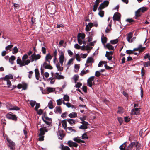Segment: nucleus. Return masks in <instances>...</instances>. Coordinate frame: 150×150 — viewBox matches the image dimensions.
Wrapping results in <instances>:
<instances>
[{
    "instance_id": "f257e3e1",
    "label": "nucleus",
    "mask_w": 150,
    "mask_h": 150,
    "mask_svg": "<svg viewBox=\"0 0 150 150\" xmlns=\"http://www.w3.org/2000/svg\"><path fill=\"white\" fill-rule=\"evenodd\" d=\"M126 142H125L119 147L120 150H132L134 147H136L138 150L140 149L141 146L140 144L137 142H131L127 147Z\"/></svg>"
},
{
    "instance_id": "f03ea898",
    "label": "nucleus",
    "mask_w": 150,
    "mask_h": 150,
    "mask_svg": "<svg viewBox=\"0 0 150 150\" xmlns=\"http://www.w3.org/2000/svg\"><path fill=\"white\" fill-rule=\"evenodd\" d=\"M39 130L40 132L38 134V140L39 141H42L44 139V135L45 133L47 132V128L46 127H43L41 128Z\"/></svg>"
},
{
    "instance_id": "7ed1b4c3",
    "label": "nucleus",
    "mask_w": 150,
    "mask_h": 150,
    "mask_svg": "<svg viewBox=\"0 0 150 150\" xmlns=\"http://www.w3.org/2000/svg\"><path fill=\"white\" fill-rule=\"evenodd\" d=\"M30 62V60L28 59L24 61H22L19 57H18L17 60V63L19 64L20 67H22L25 65H28Z\"/></svg>"
},
{
    "instance_id": "20e7f679",
    "label": "nucleus",
    "mask_w": 150,
    "mask_h": 150,
    "mask_svg": "<svg viewBox=\"0 0 150 150\" xmlns=\"http://www.w3.org/2000/svg\"><path fill=\"white\" fill-rule=\"evenodd\" d=\"M6 106L7 109L10 110H16L18 111L20 110V108L15 106L12 105L11 103H7L6 104Z\"/></svg>"
},
{
    "instance_id": "39448f33",
    "label": "nucleus",
    "mask_w": 150,
    "mask_h": 150,
    "mask_svg": "<svg viewBox=\"0 0 150 150\" xmlns=\"http://www.w3.org/2000/svg\"><path fill=\"white\" fill-rule=\"evenodd\" d=\"M6 139L8 143L7 145L10 148V149L11 150H14L15 149V143L8 138H7Z\"/></svg>"
},
{
    "instance_id": "423d86ee",
    "label": "nucleus",
    "mask_w": 150,
    "mask_h": 150,
    "mask_svg": "<svg viewBox=\"0 0 150 150\" xmlns=\"http://www.w3.org/2000/svg\"><path fill=\"white\" fill-rule=\"evenodd\" d=\"M109 2L107 0H105L101 3L98 7L99 9L102 10L109 5Z\"/></svg>"
},
{
    "instance_id": "0eeeda50",
    "label": "nucleus",
    "mask_w": 150,
    "mask_h": 150,
    "mask_svg": "<svg viewBox=\"0 0 150 150\" xmlns=\"http://www.w3.org/2000/svg\"><path fill=\"white\" fill-rule=\"evenodd\" d=\"M6 116V117L9 119L12 120L14 121H16L17 120V117L15 115L8 113L7 114Z\"/></svg>"
},
{
    "instance_id": "6e6552de",
    "label": "nucleus",
    "mask_w": 150,
    "mask_h": 150,
    "mask_svg": "<svg viewBox=\"0 0 150 150\" xmlns=\"http://www.w3.org/2000/svg\"><path fill=\"white\" fill-rule=\"evenodd\" d=\"M113 54V52L112 51H107L105 56L109 60H111L112 58V55Z\"/></svg>"
},
{
    "instance_id": "1a4fd4ad",
    "label": "nucleus",
    "mask_w": 150,
    "mask_h": 150,
    "mask_svg": "<svg viewBox=\"0 0 150 150\" xmlns=\"http://www.w3.org/2000/svg\"><path fill=\"white\" fill-rule=\"evenodd\" d=\"M94 76H92L89 78L87 81V86L91 87L92 86V82L95 79Z\"/></svg>"
},
{
    "instance_id": "9d476101",
    "label": "nucleus",
    "mask_w": 150,
    "mask_h": 150,
    "mask_svg": "<svg viewBox=\"0 0 150 150\" xmlns=\"http://www.w3.org/2000/svg\"><path fill=\"white\" fill-rule=\"evenodd\" d=\"M120 18V14L118 12L115 13L113 16L114 21H119Z\"/></svg>"
},
{
    "instance_id": "9b49d317",
    "label": "nucleus",
    "mask_w": 150,
    "mask_h": 150,
    "mask_svg": "<svg viewBox=\"0 0 150 150\" xmlns=\"http://www.w3.org/2000/svg\"><path fill=\"white\" fill-rule=\"evenodd\" d=\"M13 79V77L12 74H9L8 75L5 76V77L3 78V80L4 81H10V79Z\"/></svg>"
},
{
    "instance_id": "f8f14e48",
    "label": "nucleus",
    "mask_w": 150,
    "mask_h": 150,
    "mask_svg": "<svg viewBox=\"0 0 150 150\" xmlns=\"http://www.w3.org/2000/svg\"><path fill=\"white\" fill-rule=\"evenodd\" d=\"M7 81V84L8 85L7 87L9 88H11V90H13L14 89L16 88V86L13 85L12 86H11L12 84L10 81Z\"/></svg>"
},
{
    "instance_id": "ddd939ff",
    "label": "nucleus",
    "mask_w": 150,
    "mask_h": 150,
    "mask_svg": "<svg viewBox=\"0 0 150 150\" xmlns=\"http://www.w3.org/2000/svg\"><path fill=\"white\" fill-rule=\"evenodd\" d=\"M64 53L62 51H61L60 52V54L59 57V62H64Z\"/></svg>"
},
{
    "instance_id": "4468645a",
    "label": "nucleus",
    "mask_w": 150,
    "mask_h": 150,
    "mask_svg": "<svg viewBox=\"0 0 150 150\" xmlns=\"http://www.w3.org/2000/svg\"><path fill=\"white\" fill-rule=\"evenodd\" d=\"M35 74L36 78L37 80H38L39 79L40 73L38 69L36 68L35 69Z\"/></svg>"
},
{
    "instance_id": "2eb2a0df",
    "label": "nucleus",
    "mask_w": 150,
    "mask_h": 150,
    "mask_svg": "<svg viewBox=\"0 0 150 150\" xmlns=\"http://www.w3.org/2000/svg\"><path fill=\"white\" fill-rule=\"evenodd\" d=\"M133 35V33L131 32L129 33L127 35V40L129 42H131V39Z\"/></svg>"
},
{
    "instance_id": "dca6fc26",
    "label": "nucleus",
    "mask_w": 150,
    "mask_h": 150,
    "mask_svg": "<svg viewBox=\"0 0 150 150\" xmlns=\"http://www.w3.org/2000/svg\"><path fill=\"white\" fill-rule=\"evenodd\" d=\"M54 110L56 113L58 112L60 114L62 113V110L60 107H56Z\"/></svg>"
},
{
    "instance_id": "f3484780",
    "label": "nucleus",
    "mask_w": 150,
    "mask_h": 150,
    "mask_svg": "<svg viewBox=\"0 0 150 150\" xmlns=\"http://www.w3.org/2000/svg\"><path fill=\"white\" fill-rule=\"evenodd\" d=\"M67 122L70 124L71 125H74L76 122V121L72 119H69L67 120Z\"/></svg>"
},
{
    "instance_id": "a211bd4d",
    "label": "nucleus",
    "mask_w": 150,
    "mask_h": 150,
    "mask_svg": "<svg viewBox=\"0 0 150 150\" xmlns=\"http://www.w3.org/2000/svg\"><path fill=\"white\" fill-rule=\"evenodd\" d=\"M58 135L59 139L61 140L65 136V134L63 133L62 131H59L58 133Z\"/></svg>"
},
{
    "instance_id": "6ab92c4d",
    "label": "nucleus",
    "mask_w": 150,
    "mask_h": 150,
    "mask_svg": "<svg viewBox=\"0 0 150 150\" xmlns=\"http://www.w3.org/2000/svg\"><path fill=\"white\" fill-rule=\"evenodd\" d=\"M55 76L56 79H58L59 80L64 79V77L63 76L61 75H59L58 73H55Z\"/></svg>"
},
{
    "instance_id": "aec40b11",
    "label": "nucleus",
    "mask_w": 150,
    "mask_h": 150,
    "mask_svg": "<svg viewBox=\"0 0 150 150\" xmlns=\"http://www.w3.org/2000/svg\"><path fill=\"white\" fill-rule=\"evenodd\" d=\"M60 148L62 150H70V148L67 146H64L63 144L61 145Z\"/></svg>"
},
{
    "instance_id": "412c9836",
    "label": "nucleus",
    "mask_w": 150,
    "mask_h": 150,
    "mask_svg": "<svg viewBox=\"0 0 150 150\" xmlns=\"http://www.w3.org/2000/svg\"><path fill=\"white\" fill-rule=\"evenodd\" d=\"M106 47L110 50H114V47L112 45H110V43H107L106 45Z\"/></svg>"
},
{
    "instance_id": "4be33fe9",
    "label": "nucleus",
    "mask_w": 150,
    "mask_h": 150,
    "mask_svg": "<svg viewBox=\"0 0 150 150\" xmlns=\"http://www.w3.org/2000/svg\"><path fill=\"white\" fill-rule=\"evenodd\" d=\"M89 71L88 70H87L86 71L82 70L80 74V75L81 76H83L84 75L89 73Z\"/></svg>"
},
{
    "instance_id": "5701e85b",
    "label": "nucleus",
    "mask_w": 150,
    "mask_h": 150,
    "mask_svg": "<svg viewBox=\"0 0 150 150\" xmlns=\"http://www.w3.org/2000/svg\"><path fill=\"white\" fill-rule=\"evenodd\" d=\"M67 120H64L62 122V124L63 126L64 129H66L67 128Z\"/></svg>"
},
{
    "instance_id": "b1692460",
    "label": "nucleus",
    "mask_w": 150,
    "mask_h": 150,
    "mask_svg": "<svg viewBox=\"0 0 150 150\" xmlns=\"http://www.w3.org/2000/svg\"><path fill=\"white\" fill-rule=\"evenodd\" d=\"M101 39L102 42L103 44H104L106 43L107 38L106 37H104L103 35Z\"/></svg>"
},
{
    "instance_id": "393cba45",
    "label": "nucleus",
    "mask_w": 150,
    "mask_h": 150,
    "mask_svg": "<svg viewBox=\"0 0 150 150\" xmlns=\"http://www.w3.org/2000/svg\"><path fill=\"white\" fill-rule=\"evenodd\" d=\"M69 116L71 118H74L77 117V114L76 112H72L69 114Z\"/></svg>"
},
{
    "instance_id": "a878e982",
    "label": "nucleus",
    "mask_w": 150,
    "mask_h": 150,
    "mask_svg": "<svg viewBox=\"0 0 150 150\" xmlns=\"http://www.w3.org/2000/svg\"><path fill=\"white\" fill-rule=\"evenodd\" d=\"M94 62V60L92 57H88L86 61L87 63H92Z\"/></svg>"
},
{
    "instance_id": "bb28decb",
    "label": "nucleus",
    "mask_w": 150,
    "mask_h": 150,
    "mask_svg": "<svg viewBox=\"0 0 150 150\" xmlns=\"http://www.w3.org/2000/svg\"><path fill=\"white\" fill-rule=\"evenodd\" d=\"M148 8L146 7H143L140 8L139 9L140 12H142V13H144L145 11H146L148 9Z\"/></svg>"
},
{
    "instance_id": "cd10ccee",
    "label": "nucleus",
    "mask_w": 150,
    "mask_h": 150,
    "mask_svg": "<svg viewBox=\"0 0 150 150\" xmlns=\"http://www.w3.org/2000/svg\"><path fill=\"white\" fill-rule=\"evenodd\" d=\"M85 37V35L84 33H79L78 34L77 37L79 38H81L82 39H83Z\"/></svg>"
},
{
    "instance_id": "c85d7f7f",
    "label": "nucleus",
    "mask_w": 150,
    "mask_h": 150,
    "mask_svg": "<svg viewBox=\"0 0 150 150\" xmlns=\"http://www.w3.org/2000/svg\"><path fill=\"white\" fill-rule=\"evenodd\" d=\"M65 129L66 131V132L67 133H70V132H68L67 131V129H68L71 132H76V131L75 130L72 129V127H67V128Z\"/></svg>"
},
{
    "instance_id": "c756f323",
    "label": "nucleus",
    "mask_w": 150,
    "mask_h": 150,
    "mask_svg": "<svg viewBox=\"0 0 150 150\" xmlns=\"http://www.w3.org/2000/svg\"><path fill=\"white\" fill-rule=\"evenodd\" d=\"M98 10L99 11V12L98 13V15L101 17H103L104 16V11H102V10L99 9L98 8Z\"/></svg>"
},
{
    "instance_id": "7c9ffc66",
    "label": "nucleus",
    "mask_w": 150,
    "mask_h": 150,
    "mask_svg": "<svg viewBox=\"0 0 150 150\" xmlns=\"http://www.w3.org/2000/svg\"><path fill=\"white\" fill-rule=\"evenodd\" d=\"M15 57L14 56H12L9 59V62L12 64H13V61L15 59Z\"/></svg>"
},
{
    "instance_id": "2f4dec72",
    "label": "nucleus",
    "mask_w": 150,
    "mask_h": 150,
    "mask_svg": "<svg viewBox=\"0 0 150 150\" xmlns=\"http://www.w3.org/2000/svg\"><path fill=\"white\" fill-rule=\"evenodd\" d=\"M56 67L59 71H63V67H60V65L59 63L57 64Z\"/></svg>"
},
{
    "instance_id": "473e14b6",
    "label": "nucleus",
    "mask_w": 150,
    "mask_h": 150,
    "mask_svg": "<svg viewBox=\"0 0 150 150\" xmlns=\"http://www.w3.org/2000/svg\"><path fill=\"white\" fill-rule=\"evenodd\" d=\"M141 15V12L139 9L135 12V16L136 17H138Z\"/></svg>"
},
{
    "instance_id": "72a5a7b5",
    "label": "nucleus",
    "mask_w": 150,
    "mask_h": 150,
    "mask_svg": "<svg viewBox=\"0 0 150 150\" xmlns=\"http://www.w3.org/2000/svg\"><path fill=\"white\" fill-rule=\"evenodd\" d=\"M118 108V110L117 111L118 113L121 114L123 113V108L122 107L119 106Z\"/></svg>"
},
{
    "instance_id": "f704fd0d",
    "label": "nucleus",
    "mask_w": 150,
    "mask_h": 150,
    "mask_svg": "<svg viewBox=\"0 0 150 150\" xmlns=\"http://www.w3.org/2000/svg\"><path fill=\"white\" fill-rule=\"evenodd\" d=\"M45 62L43 64V66L42 67L45 69H47V63L46 62L47 61V55L45 56Z\"/></svg>"
},
{
    "instance_id": "c9c22d12",
    "label": "nucleus",
    "mask_w": 150,
    "mask_h": 150,
    "mask_svg": "<svg viewBox=\"0 0 150 150\" xmlns=\"http://www.w3.org/2000/svg\"><path fill=\"white\" fill-rule=\"evenodd\" d=\"M119 41L118 39H116L112 40H111L110 42L112 44H115L117 43Z\"/></svg>"
},
{
    "instance_id": "e433bc0d",
    "label": "nucleus",
    "mask_w": 150,
    "mask_h": 150,
    "mask_svg": "<svg viewBox=\"0 0 150 150\" xmlns=\"http://www.w3.org/2000/svg\"><path fill=\"white\" fill-rule=\"evenodd\" d=\"M41 57V56L39 54H38L35 55L33 57V61L34 60L36 61L37 60L40 59Z\"/></svg>"
},
{
    "instance_id": "4c0bfd02",
    "label": "nucleus",
    "mask_w": 150,
    "mask_h": 150,
    "mask_svg": "<svg viewBox=\"0 0 150 150\" xmlns=\"http://www.w3.org/2000/svg\"><path fill=\"white\" fill-rule=\"evenodd\" d=\"M55 91V89L54 88L50 87H47V94L49 93L53 92Z\"/></svg>"
},
{
    "instance_id": "58836bf2",
    "label": "nucleus",
    "mask_w": 150,
    "mask_h": 150,
    "mask_svg": "<svg viewBox=\"0 0 150 150\" xmlns=\"http://www.w3.org/2000/svg\"><path fill=\"white\" fill-rule=\"evenodd\" d=\"M42 119L47 124V116L46 115V113H44V115L42 117Z\"/></svg>"
},
{
    "instance_id": "ea45409f",
    "label": "nucleus",
    "mask_w": 150,
    "mask_h": 150,
    "mask_svg": "<svg viewBox=\"0 0 150 150\" xmlns=\"http://www.w3.org/2000/svg\"><path fill=\"white\" fill-rule=\"evenodd\" d=\"M47 106H48L49 108L50 109H52L53 108L52 101H50L49 102Z\"/></svg>"
},
{
    "instance_id": "a19ab883",
    "label": "nucleus",
    "mask_w": 150,
    "mask_h": 150,
    "mask_svg": "<svg viewBox=\"0 0 150 150\" xmlns=\"http://www.w3.org/2000/svg\"><path fill=\"white\" fill-rule=\"evenodd\" d=\"M63 98L64 100L65 101H69V97L67 95H64V96Z\"/></svg>"
},
{
    "instance_id": "79ce46f5",
    "label": "nucleus",
    "mask_w": 150,
    "mask_h": 150,
    "mask_svg": "<svg viewBox=\"0 0 150 150\" xmlns=\"http://www.w3.org/2000/svg\"><path fill=\"white\" fill-rule=\"evenodd\" d=\"M143 65L144 67H149L150 66V62L147 61L146 62H143Z\"/></svg>"
},
{
    "instance_id": "37998d69",
    "label": "nucleus",
    "mask_w": 150,
    "mask_h": 150,
    "mask_svg": "<svg viewBox=\"0 0 150 150\" xmlns=\"http://www.w3.org/2000/svg\"><path fill=\"white\" fill-rule=\"evenodd\" d=\"M87 132L84 133L83 134L82 136V139H88V137L87 135Z\"/></svg>"
},
{
    "instance_id": "c03bdc74",
    "label": "nucleus",
    "mask_w": 150,
    "mask_h": 150,
    "mask_svg": "<svg viewBox=\"0 0 150 150\" xmlns=\"http://www.w3.org/2000/svg\"><path fill=\"white\" fill-rule=\"evenodd\" d=\"M52 118H49L47 117V125H51L52 126V125H51L52 123Z\"/></svg>"
},
{
    "instance_id": "a18cd8bd",
    "label": "nucleus",
    "mask_w": 150,
    "mask_h": 150,
    "mask_svg": "<svg viewBox=\"0 0 150 150\" xmlns=\"http://www.w3.org/2000/svg\"><path fill=\"white\" fill-rule=\"evenodd\" d=\"M13 53L14 54H16L18 52V49L16 47H15L13 48Z\"/></svg>"
},
{
    "instance_id": "49530a36",
    "label": "nucleus",
    "mask_w": 150,
    "mask_h": 150,
    "mask_svg": "<svg viewBox=\"0 0 150 150\" xmlns=\"http://www.w3.org/2000/svg\"><path fill=\"white\" fill-rule=\"evenodd\" d=\"M13 45H8V46L6 47L5 48V49L7 50H10V49L13 47Z\"/></svg>"
},
{
    "instance_id": "de8ad7c7",
    "label": "nucleus",
    "mask_w": 150,
    "mask_h": 150,
    "mask_svg": "<svg viewBox=\"0 0 150 150\" xmlns=\"http://www.w3.org/2000/svg\"><path fill=\"white\" fill-rule=\"evenodd\" d=\"M79 78V76L78 75H75L74 76V78L75 83H76L77 81Z\"/></svg>"
},
{
    "instance_id": "09e8293b",
    "label": "nucleus",
    "mask_w": 150,
    "mask_h": 150,
    "mask_svg": "<svg viewBox=\"0 0 150 150\" xmlns=\"http://www.w3.org/2000/svg\"><path fill=\"white\" fill-rule=\"evenodd\" d=\"M80 122L82 123L83 125L85 126H87L89 125V124L87 122L84 120H83V121H81Z\"/></svg>"
},
{
    "instance_id": "8fccbe9b",
    "label": "nucleus",
    "mask_w": 150,
    "mask_h": 150,
    "mask_svg": "<svg viewBox=\"0 0 150 150\" xmlns=\"http://www.w3.org/2000/svg\"><path fill=\"white\" fill-rule=\"evenodd\" d=\"M79 137L74 138L73 140L74 141L76 142L80 143V142L81 139L78 138Z\"/></svg>"
},
{
    "instance_id": "3c124183",
    "label": "nucleus",
    "mask_w": 150,
    "mask_h": 150,
    "mask_svg": "<svg viewBox=\"0 0 150 150\" xmlns=\"http://www.w3.org/2000/svg\"><path fill=\"white\" fill-rule=\"evenodd\" d=\"M28 58V56L26 54H25L22 57V61H24L26 59H27Z\"/></svg>"
},
{
    "instance_id": "603ef678",
    "label": "nucleus",
    "mask_w": 150,
    "mask_h": 150,
    "mask_svg": "<svg viewBox=\"0 0 150 150\" xmlns=\"http://www.w3.org/2000/svg\"><path fill=\"white\" fill-rule=\"evenodd\" d=\"M79 129H86L88 128V127L87 126H85L82 125L79 127Z\"/></svg>"
},
{
    "instance_id": "864d4df0",
    "label": "nucleus",
    "mask_w": 150,
    "mask_h": 150,
    "mask_svg": "<svg viewBox=\"0 0 150 150\" xmlns=\"http://www.w3.org/2000/svg\"><path fill=\"white\" fill-rule=\"evenodd\" d=\"M74 67L75 69L76 70H75V71L77 73L79 69V66L78 64H75Z\"/></svg>"
},
{
    "instance_id": "5fc2aeb1",
    "label": "nucleus",
    "mask_w": 150,
    "mask_h": 150,
    "mask_svg": "<svg viewBox=\"0 0 150 150\" xmlns=\"http://www.w3.org/2000/svg\"><path fill=\"white\" fill-rule=\"evenodd\" d=\"M36 103V102L34 101L31 100L30 102V104L32 107H33L34 106Z\"/></svg>"
},
{
    "instance_id": "6e6d98bb",
    "label": "nucleus",
    "mask_w": 150,
    "mask_h": 150,
    "mask_svg": "<svg viewBox=\"0 0 150 150\" xmlns=\"http://www.w3.org/2000/svg\"><path fill=\"white\" fill-rule=\"evenodd\" d=\"M22 85L23 89L25 90L27 89V85L26 83H23Z\"/></svg>"
},
{
    "instance_id": "4d7b16f0",
    "label": "nucleus",
    "mask_w": 150,
    "mask_h": 150,
    "mask_svg": "<svg viewBox=\"0 0 150 150\" xmlns=\"http://www.w3.org/2000/svg\"><path fill=\"white\" fill-rule=\"evenodd\" d=\"M82 85V83L80 82H77L75 85V87L79 88Z\"/></svg>"
},
{
    "instance_id": "13d9d810",
    "label": "nucleus",
    "mask_w": 150,
    "mask_h": 150,
    "mask_svg": "<svg viewBox=\"0 0 150 150\" xmlns=\"http://www.w3.org/2000/svg\"><path fill=\"white\" fill-rule=\"evenodd\" d=\"M73 142L71 140L69 141L67 143L68 146L70 147H72V144H73Z\"/></svg>"
},
{
    "instance_id": "bf43d9fd",
    "label": "nucleus",
    "mask_w": 150,
    "mask_h": 150,
    "mask_svg": "<svg viewBox=\"0 0 150 150\" xmlns=\"http://www.w3.org/2000/svg\"><path fill=\"white\" fill-rule=\"evenodd\" d=\"M36 106L35 108V110L36 111H38V109L40 107V105L39 103H36Z\"/></svg>"
},
{
    "instance_id": "052dcab7",
    "label": "nucleus",
    "mask_w": 150,
    "mask_h": 150,
    "mask_svg": "<svg viewBox=\"0 0 150 150\" xmlns=\"http://www.w3.org/2000/svg\"><path fill=\"white\" fill-rule=\"evenodd\" d=\"M36 55L35 54V52H34L33 54L31 55L30 57V59L31 60V62H33V57Z\"/></svg>"
},
{
    "instance_id": "680f3d73",
    "label": "nucleus",
    "mask_w": 150,
    "mask_h": 150,
    "mask_svg": "<svg viewBox=\"0 0 150 150\" xmlns=\"http://www.w3.org/2000/svg\"><path fill=\"white\" fill-rule=\"evenodd\" d=\"M126 53L128 54H132L133 53V51L132 50H127L126 51Z\"/></svg>"
},
{
    "instance_id": "e2e57ef3",
    "label": "nucleus",
    "mask_w": 150,
    "mask_h": 150,
    "mask_svg": "<svg viewBox=\"0 0 150 150\" xmlns=\"http://www.w3.org/2000/svg\"><path fill=\"white\" fill-rule=\"evenodd\" d=\"M141 74L142 77L145 74V70L144 68H142L141 69Z\"/></svg>"
},
{
    "instance_id": "0e129e2a",
    "label": "nucleus",
    "mask_w": 150,
    "mask_h": 150,
    "mask_svg": "<svg viewBox=\"0 0 150 150\" xmlns=\"http://www.w3.org/2000/svg\"><path fill=\"white\" fill-rule=\"evenodd\" d=\"M1 124H3L4 125V126L5 125H6V120L5 119H2L1 120Z\"/></svg>"
},
{
    "instance_id": "69168bd1",
    "label": "nucleus",
    "mask_w": 150,
    "mask_h": 150,
    "mask_svg": "<svg viewBox=\"0 0 150 150\" xmlns=\"http://www.w3.org/2000/svg\"><path fill=\"white\" fill-rule=\"evenodd\" d=\"M98 6V5L95 4L94 5L93 10L94 12H95L96 11Z\"/></svg>"
},
{
    "instance_id": "338daca9",
    "label": "nucleus",
    "mask_w": 150,
    "mask_h": 150,
    "mask_svg": "<svg viewBox=\"0 0 150 150\" xmlns=\"http://www.w3.org/2000/svg\"><path fill=\"white\" fill-rule=\"evenodd\" d=\"M74 59L73 58H71L69 59L67 63V65H70L72 64Z\"/></svg>"
},
{
    "instance_id": "774afa93",
    "label": "nucleus",
    "mask_w": 150,
    "mask_h": 150,
    "mask_svg": "<svg viewBox=\"0 0 150 150\" xmlns=\"http://www.w3.org/2000/svg\"><path fill=\"white\" fill-rule=\"evenodd\" d=\"M131 114L133 115H137L138 114V112H135V111L134 110L132 109L131 110Z\"/></svg>"
}]
</instances>
